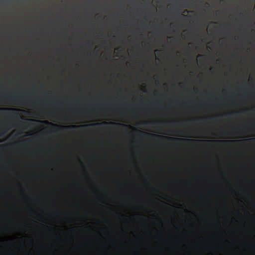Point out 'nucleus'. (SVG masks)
I'll return each instance as SVG.
<instances>
[{
	"label": "nucleus",
	"instance_id": "7ed1b4c3",
	"mask_svg": "<svg viewBox=\"0 0 255 255\" xmlns=\"http://www.w3.org/2000/svg\"><path fill=\"white\" fill-rule=\"evenodd\" d=\"M180 133L172 134L171 135H175L177 136H181L183 137H202V136H196L193 135L192 134H194L195 132L193 130H178Z\"/></svg>",
	"mask_w": 255,
	"mask_h": 255
},
{
	"label": "nucleus",
	"instance_id": "dca6fc26",
	"mask_svg": "<svg viewBox=\"0 0 255 255\" xmlns=\"http://www.w3.org/2000/svg\"><path fill=\"white\" fill-rule=\"evenodd\" d=\"M210 71H212V69H210Z\"/></svg>",
	"mask_w": 255,
	"mask_h": 255
},
{
	"label": "nucleus",
	"instance_id": "ddd939ff",
	"mask_svg": "<svg viewBox=\"0 0 255 255\" xmlns=\"http://www.w3.org/2000/svg\"><path fill=\"white\" fill-rule=\"evenodd\" d=\"M156 123H157V124H160V125H162V124H164L165 123L164 122H159Z\"/></svg>",
	"mask_w": 255,
	"mask_h": 255
},
{
	"label": "nucleus",
	"instance_id": "0eeeda50",
	"mask_svg": "<svg viewBox=\"0 0 255 255\" xmlns=\"http://www.w3.org/2000/svg\"><path fill=\"white\" fill-rule=\"evenodd\" d=\"M217 117H214V118H211V117H209V118H206L205 119H200V118H197L196 119L193 120V121H190V122H192L193 123H196L199 121H203V120H215V119H216Z\"/></svg>",
	"mask_w": 255,
	"mask_h": 255
},
{
	"label": "nucleus",
	"instance_id": "9b49d317",
	"mask_svg": "<svg viewBox=\"0 0 255 255\" xmlns=\"http://www.w3.org/2000/svg\"><path fill=\"white\" fill-rule=\"evenodd\" d=\"M172 125H177L179 124L178 121H172L170 122Z\"/></svg>",
	"mask_w": 255,
	"mask_h": 255
},
{
	"label": "nucleus",
	"instance_id": "f03ea898",
	"mask_svg": "<svg viewBox=\"0 0 255 255\" xmlns=\"http://www.w3.org/2000/svg\"><path fill=\"white\" fill-rule=\"evenodd\" d=\"M108 124H111L113 125H116L117 126H125V125L123 124H122L121 123H114V122H111V123H108L107 122H104L102 123H92L91 124L89 125H79V126H76V125H72V126H63L62 127V128H61V130L64 131H67V130H73V129L80 128H87L89 126H101L102 125H107Z\"/></svg>",
	"mask_w": 255,
	"mask_h": 255
},
{
	"label": "nucleus",
	"instance_id": "9d476101",
	"mask_svg": "<svg viewBox=\"0 0 255 255\" xmlns=\"http://www.w3.org/2000/svg\"><path fill=\"white\" fill-rule=\"evenodd\" d=\"M8 114H9L10 115H12V116L20 118V116H19L18 113L11 112H10L8 113Z\"/></svg>",
	"mask_w": 255,
	"mask_h": 255
},
{
	"label": "nucleus",
	"instance_id": "1a4fd4ad",
	"mask_svg": "<svg viewBox=\"0 0 255 255\" xmlns=\"http://www.w3.org/2000/svg\"><path fill=\"white\" fill-rule=\"evenodd\" d=\"M9 99H14L18 101H22L23 99L22 97H9Z\"/></svg>",
	"mask_w": 255,
	"mask_h": 255
},
{
	"label": "nucleus",
	"instance_id": "39448f33",
	"mask_svg": "<svg viewBox=\"0 0 255 255\" xmlns=\"http://www.w3.org/2000/svg\"><path fill=\"white\" fill-rule=\"evenodd\" d=\"M202 142H213L216 143H226L228 142H235L234 140L227 141V140H200Z\"/></svg>",
	"mask_w": 255,
	"mask_h": 255
},
{
	"label": "nucleus",
	"instance_id": "f3484780",
	"mask_svg": "<svg viewBox=\"0 0 255 255\" xmlns=\"http://www.w3.org/2000/svg\"><path fill=\"white\" fill-rule=\"evenodd\" d=\"M232 114H233V113H231V114H229V115H232Z\"/></svg>",
	"mask_w": 255,
	"mask_h": 255
},
{
	"label": "nucleus",
	"instance_id": "4468645a",
	"mask_svg": "<svg viewBox=\"0 0 255 255\" xmlns=\"http://www.w3.org/2000/svg\"><path fill=\"white\" fill-rule=\"evenodd\" d=\"M1 130V128H0V131ZM4 133H0V136L2 135L3 134H4Z\"/></svg>",
	"mask_w": 255,
	"mask_h": 255
},
{
	"label": "nucleus",
	"instance_id": "2eb2a0df",
	"mask_svg": "<svg viewBox=\"0 0 255 255\" xmlns=\"http://www.w3.org/2000/svg\"><path fill=\"white\" fill-rule=\"evenodd\" d=\"M242 130H243V131H245V130H246V128H243V129H242Z\"/></svg>",
	"mask_w": 255,
	"mask_h": 255
},
{
	"label": "nucleus",
	"instance_id": "20e7f679",
	"mask_svg": "<svg viewBox=\"0 0 255 255\" xmlns=\"http://www.w3.org/2000/svg\"><path fill=\"white\" fill-rule=\"evenodd\" d=\"M28 121H37V122H40L41 123H45L48 125H50L51 126H52V127H58L57 125H55L52 123H49L47 121H36V120H35L34 119H28Z\"/></svg>",
	"mask_w": 255,
	"mask_h": 255
},
{
	"label": "nucleus",
	"instance_id": "f257e3e1",
	"mask_svg": "<svg viewBox=\"0 0 255 255\" xmlns=\"http://www.w3.org/2000/svg\"><path fill=\"white\" fill-rule=\"evenodd\" d=\"M141 132L142 133H143L144 135L148 137L149 139L153 138L158 140H160L161 139H167L168 141L170 142L175 141L187 143H190L195 141V140L193 139H183L171 136H163L158 134L147 133L143 131H141Z\"/></svg>",
	"mask_w": 255,
	"mask_h": 255
},
{
	"label": "nucleus",
	"instance_id": "423d86ee",
	"mask_svg": "<svg viewBox=\"0 0 255 255\" xmlns=\"http://www.w3.org/2000/svg\"><path fill=\"white\" fill-rule=\"evenodd\" d=\"M0 111H23L26 112L25 111L23 110L9 108H0Z\"/></svg>",
	"mask_w": 255,
	"mask_h": 255
},
{
	"label": "nucleus",
	"instance_id": "f8f14e48",
	"mask_svg": "<svg viewBox=\"0 0 255 255\" xmlns=\"http://www.w3.org/2000/svg\"><path fill=\"white\" fill-rule=\"evenodd\" d=\"M253 139H255V138H254V139H244L243 141H249L250 140H253Z\"/></svg>",
	"mask_w": 255,
	"mask_h": 255
},
{
	"label": "nucleus",
	"instance_id": "6e6552de",
	"mask_svg": "<svg viewBox=\"0 0 255 255\" xmlns=\"http://www.w3.org/2000/svg\"><path fill=\"white\" fill-rule=\"evenodd\" d=\"M241 129H237L236 131H235V132H225L223 131H221L219 132V134H220L221 135H231L233 134L234 133H237L238 131L240 130Z\"/></svg>",
	"mask_w": 255,
	"mask_h": 255
}]
</instances>
